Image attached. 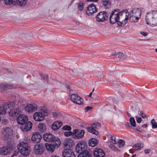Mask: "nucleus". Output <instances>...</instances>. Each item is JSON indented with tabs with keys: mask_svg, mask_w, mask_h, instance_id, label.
Listing matches in <instances>:
<instances>
[{
	"mask_svg": "<svg viewBox=\"0 0 157 157\" xmlns=\"http://www.w3.org/2000/svg\"><path fill=\"white\" fill-rule=\"evenodd\" d=\"M125 11H127L123 10L120 12L118 9L113 10L110 16V22L113 24L117 22L118 25L124 26L126 23L128 18Z\"/></svg>",
	"mask_w": 157,
	"mask_h": 157,
	"instance_id": "f257e3e1",
	"label": "nucleus"
},
{
	"mask_svg": "<svg viewBox=\"0 0 157 157\" xmlns=\"http://www.w3.org/2000/svg\"><path fill=\"white\" fill-rule=\"evenodd\" d=\"M17 147L19 152L23 156H27L30 154V147L26 143L23 142L19 143L17 144Z\"/></svg>",
	"mask_w": 157,
	"mask_h": 157,
	"instance_id": "f03ea898",
	"label": "nucleus"
},
{
	"mask_svg": "<svg viewBox=\"0 0 157 157\" xmlns=\"http://www.w3.org/2000/svg\"><path fill=\"white\" fill-rule=\"evenodd\" d=\"M147 24L152 26L157 25V11L153 10L147 13L146 17Z\"/></svg>",
	"mask_w": 157,
	"mask_h": 157,
	"instance_id": "7ed1b4c3",
	"label": "nucleus"
},
{
	"mask_svg": "<svg viewBox=\"0 0 157 157\" xmlns=\"http://www.w3.org/2000/svg\"><path fill=\"white\" fill-rule=\"evenodd\" d=\"M43 138L44 141L48 142L54 143V144L58 147L61 144L60 140L58 138L54 137L52 134L46 133L43 136Z\"/></svg>",
	"mask_w": 157,
	"mask_h": 157,
	"instance_id": "20e7f679",
	"label": "nucleus"
},
{
	"mask_svg": "<svg viewBox=\"0 0 157 157\" xmlns=\"http://www.w3.org/2000/svg\"><path fill=\"white\" fill-rule=\"evenodd\" d=\"M87 144L84 141L78 143L76 145L75 151L76 152L81 154H84L86 151L90 152L89 150H87Z\"/></svg>",
	"mask_w": 157,
	"mask_h": 157,
	"instance_id": "39448f33",
	"label": "nucleus"
},
{
	"mask_svg": "<svg viewBox=\"0 0 157 157\" xmlns=\"http://www.w3.org/2000/svg\"><path fill=\"white\" fill-rule=\"evenodd\" d=\"M15 104L13 102H11L6 104L3 106L0 107V114L1 115L5 114L6 111H9L11 109L10 107H13L15 106Z\"/></svg>",
	"mask_w": 157,
	"mask_h": 157,
	"instance_id": "423d86ee",
	"label": "nucleus"
},
{
	"mask_svg": "<svg viewBox=\"0 0 157 157\" xmlns=\"http://www.w3.org/2000/svg\"><path fill=\"white\" fill-rule=\"evenodd\" d=\"M101 125V124L99 123H95L92 124L90 127H86V129L89 132L92 133L96 135H98V132L95 129L99 128Z\"/></svg>",
	"mask_w": 157,
	"mask_h": 157,
	"instance_id": "0eeeda50",
	"label": "nucleus"
},
{
	"mask_svg": "<svg viewBox=\"0 0 157 157\" xmlns=\"http://www.w3.org/2000/svg\"><path fill=\"white\" fill-rule=\"evenodd\" d=\"M71 100L76 104L81 105L83 103V99L76 94H71Z\"/></svg>",
	"mask_w": 157,
	"mask_h": 157,
	"instance_id": "6e6552de",
	"label": "nucleus"
},
{
	"mask_svg": "<svg viewBox=\"0 0 157 157\" xmlns=\"http://www.w3.org/2000/svg\"><path fill=\"white\" fill-rule=\"evenodd\" d=\"M108 15L107 13L105 12H101L97 15L96 20L99 22H103L107 19Z\"/></svg>",
	"mask_w": 157,
	"mask_h": 157,
	"instance_id": "1a4fd4ad",
	"label": "nucleus"
},
{
	"mask_svg": "<svg viewBox=\"0 0 157 157\" xmlns=\"http://www.w3.org/2000/svg\"><path fill=\"white\" fill-rule=\"evenodd\" d=\"M17 121L19 124L22 125L28 121V117L24 114H20L17 118Z\"/></svg>",
	"mask_w": 157,
	"mask_h": 157,
	"instance_id": "9d476101",
	"label": "nucleus"
},
{
	"mask_svg": "<svg viewBox=\"0 0 157 157\" xmlns=\"http://www.w3.org/2000/svg\"><path fill=\"white\" fill-rule=\"evenodd\" d=\"M38 108L37 105L35 104H28L25 106V110L28 113H32L36 111Z\"/></svg>",
	"mask_w": 157,
	"mask_h": 157,
	"instance_id": "9b49d317",
	"label": "nucleus"
},
{
	"mask_svg": "<svg viewBox=\"0 0 157 157\" xmlns=\"http://www.w3.org/2000/svg\"><path fill=\"white\" fill-rule=\"evenodd\" d=\"M84 134V130L76 129L73 131V136L76 139L81 138L83 137Z\"/></svg>",
	"mask_w": 157,
	"mask_h": 157,
	"instance_id": "f8f14e48",
	"label": "nucleus"
},
{
	"mask_svg": "<svg viewBox=\"0 0 157 157\" xmlns=\"http://www.w3.org/2000/svg\"><path fill=\"white\" fill-rule=\"evenodd\" d=\"M42 138L41 135L38 132H36L33 133L31 137L32 141L34 143H39Z\"/></svg>",
	"mask_w": 157,
	"mask_h": 157,
	"instance_id": "ddd939ff",
	"label": "nucleus"
},
{
	"mask_svg": "<svg viewBox=\"0 0 157 157\" xmlns=\"http://www.w3.org/2000/svg\"><path fill=\"white\" fill-rule=\"evenodd\" d=\"M63 157H75L74 152L69 149H64L62 151Z\"/></svg>",
	"mask_w": 157,
	"mask_h": 157,
	"instance_id": "4468645a",
	"label": "nucleus"
},
{
	"mask_svg": "<svg viewBox=\"0 0 157 157\" xmlns=\"http://www.w3.org/2000/svg\"><path fill=\"white\" fill-rule=\"evenodd\" d=\"M97 11V9L95 6L93 4L88 6L86 13L89 15L92 14Z\"/></svg>",
	"mask_w": 157,
	"mask_h": 157,
	"instance_id": "2eb2a0df",
	"label": "nucleus"
},
{
	"mask_svg": "<svg viewBox=\"0 0 157 157\" xmlns=\"http://www.w3.org/2000/svg\"><path fill=\"white\" fill-rule=\"evenodd\" d=\"M44 150V147L41 144H36L35 146L34 152L36 154H42Z\"/></svg>",
	"mask_w": 157,
	"mask_h": 157,
	"instance_id": "dca6fc26",
	"label": "nucleus"
},
{
	"mask_svg": "<svg viewBox=\"0 0 157 157\" xmlns=\"http://www.w3.org/2000/svg\"><path fill=\"white\" fill-rule=\"evenodd\" d=\"M93 153L94 157H104L105 155L104 151L101 149L98 148L94 149Z\"/></svg>",
	"mask_w": 157,
	"mask_h": 157,
	"instance_id": "f3484780",
	"label": "nucleus"
},
{
	"mask_svg": "<svg viewBox=\"0 0 157 157\" xmlns=\"http://www.w3.org/2000/svg\"><path fill=\"white\" fill-rule=\"evenodd\" d=\"M13 134V131L12 130L9 128H7L4 129L3 135L5 138L4 139H9L10 138Z\"/></svg>",
	"mask_w": 157,
	"mask_h": 157,
	"instance_id": "a211bd4d",
	"label": "nucleus"
},
{
	"mask_svg": "<svg viewBox=\"0 0 157 157\" xmlns=\"http://www.w3.org/2000/svg\"><path fill=\"white\" fill-rule=\"evenodd\" d=\"M32 125L31 122L28 121L21 125V129L24 132L29 131L31 129Z\"/></svg>",
	"mask_w": 157,
	"mask_h": 157,
	"instance_id": "6ab92c4d",
	"label": "nucleus"
},
{
	"mask_svg": "<svg viewBox=\"0 0 157 157\" xmlns=\"http://www.w3.org/2000/svg\"><path fill=\"white\" fill-rule=\"evenodd\" d=\"M10 109H11L8 112V113L9 115L12 117L17 116L21 113V109L19 108H17L14 110H12L11 107Z\"/></svg>",
	"mask_w": 157,
	"mask_h": 157,
	"instance_id": "aec40b11",
	"label": "nucleus"
},
{
	"mask_svg": "<svg viewBox=\"0 0 157 157\" xmlns=\"http://www.w3.org/2000/svg\"><path fill=\"white\" fill-rule=\"evenodd\" d=\"M43 115L40 112H36L33 115V119L36 121H41L44 119Z\"/></svg>",
	"mask_w": 157,
	"mask_h": 157,
	"instance_id": "412c9836",
	"label": "nucleus"
},
{
	"mask_svg": "<svg viewBox=\"0 0 157 157\" xmlns=\"http://www.w3.org/2000/svg\"><path fill=\"white\" fill-rule=\"evenodd\" d=\"M16 88L17 87L11 84L2 83L0 85V88L3 90Z\"/></svg>",
	"mask_w": 157,
	"mask_h": 157,
	"instance_id": "4be33fe9",
	"label": "nucleus"
},
{
	"mask_svg": "<svg viewBox=\"0 0 157 157\" xmlns=\"http://www.w3.org/2000/svg\"><path fill=\"white\" fill-rule=\"evenodd\" d=\"M63 144L65 147H71L74 144V142L71 139H67L64 140Z\"/></svg>",
	"mask_w": 157,
	"mask_h": 157,
	"instance_id": "5701e85b",
	"label": "nucleus"
},
{
	"mask_svg": "<svg viewBox=\"0 0 157 157\" xmlns=\"http://www.w3.org/2000/svg\"><path fill=\"white\" fill-rule=\"evenodd\" d=\"M62 123L60 121H57L54 122L52 125L53 130H56L59 128L62 125Z\"/></svg>",
	"mask_w": 157,
	"mask_h": 157,
	"instance_id": "b1692460",
	"label": "nucleus"
},
{
	"mask_svg": "<svg viewBox=\"0 0 157 157\" xmlns=\"http://www.w3.org/2000/svg\"><path fill=\"white\" fill-rule=\"evenodd\" d=\"M10 153V150L6 147L0 148V154L1 155H8Z\"/></svg>",
	"mask_w": 157,
	"mask_h": 157,
	"instance_id": "393cba45",
	"label": "nucleus"
},
{
	"mask_svg": "<svg viewBox=\"0 0 157 157\" xmlns=\"http://www.w3.org/2000/svg\"><path fill=\"white\" fill-rule=\"evenodd\" d=\"M56 147H57L56 145L54 144V143L52 144H46V147L47 150L52 152L54 151Z\"/></svg>",
	"mask_w": 157,
	"mask_h": 157,
	"instance_id": "a878e982",
	"label": "nucleus"
},
{
	"mask_svg": "<svg viewBox=\"0 0 157 157\" xmlns=\"http://www.w3.org/2000/svg\"><path fill=\"white\" fill-rule=\"evenodd\" d=\"M130 13L131 15H133L136 16L140 17L141 14V11L138 8L134 9L131 11Z\"/></svg>",
	"mask_w": 157,
	"mask_h": 157,
	"instance_id": "bb28decb",
	"label": "nucleus"
},
{
	"mask_svg": "<svg viewBox=\"0 0 157 157\" xmlns=\"http://www.w3.org/2000/svg\"><path fill=\"white\" fill-rule=\"evenodd\" d=\"M37 128L38 131L41 133L44 132L46 130V127L45 125L41 123H39L38 125Z\"/></svg>",
	"mask_w": 157,
	"mask_h": 157,
	"instance_id": "cd10ccee",
	"label": "nucleus"
},
{
	"mask_svg": "<svg viewBox=\"0 0 157 157\" xmlns=\"http://www.w3.org/2000/svg\"><path fill=\"white\" fill-rule=\"evenodd\" d=\"M97 141L96 139L92 138L89 140L88 144L89 146L94 147L97 144Z\"/></svg>",
	"mask_w": 157,
	"mask_h": 157,
	"instance_id": "c85d7f7f",
	"label": "nucleus"
},
{
	"mask_svg": "<svg viewBox=\"0 0 157 157\" xmlns=\"http://www.w3.org/2000/svg\"><path fill=\"white\" fill-rule=\"evenodd\" d=\"M2 1L6 5H16V0H2Z\"/></svg>",
	"mask_w": 157,
	"mask_h": 157,
	"instance_id": "c756f323",
	"label": "nucleus"
},
{
	"mask_svg": "<svg viewBox=\"0 0 157 157\" xmlns=\"http://www.w3.org/2000/svg\"><path fill=\"white\" fill-rule=\"evenodd\" d=\"M91 152L86 151L84 154H79L77 157H91Z\"/></svg>",
	"mask_w": 157,
	"mask_h": 157,
	"instance_id": "7c9ffc66",
	"label": "nucleus"
},
{
	"mask_svg": "<svg viewBox=\"0 0 157 157\" xmlns=\"http://www.w3.org/2000/svg\"><path fill=\"white\" fill-rule=\"evenodd\" d=\"M103 5L105 8H109L110 6V2L109 0H103Z\"/></svg>",
	"mask_w": 157,
	"mask_h": 157,
	"instance_id": "2f4dec72",
	"label": "nucleus"
},
{
	"mask_svg": "<svg viewBox=\"0 0 157 157\" xmlns=\"http://www.w3.org/2000/svg\"><path fill=\"white\" fill-rule=\"evenodd\" d=\"M144 146V144L140 143H138L135 144L133 147L135 150H138L143 147Z\"/></svg>",
	"mask_w": 157,
	"mask_h": 157,
	"instance_id": "473e14b6",
	"label": "nucleus"
},
{
	"mask_svg": "<svg viewBox=\"0 0 157 157\" xmlns=\"http://www.w3.org/2000/svg\"><path fill=\"white\" fill-rule=\"evenodd\" d=\"M139 17L138 16H136L133 15V14L131 15L130 14L129 20L131 22L136 21L139 19Z\"/></svg>",
	"mask_w": 157,
	"mask_h": 157,
	"instance_id": "72a5a7b5",
	"label": "nucleus"
},
{
	"mask_svg": "<svg viewBox=\"0 0 157 157\" xmlns=\"http://www.w3.org/2000/svg\"><path fill=\"white\" fill-rule=\"evenodd\" d=\"M16 4L20 6H24L26 3L27 0H16Z\"/></svg>",
	"mask_w": 157,
	"mask_h": 157,
	"instance_id": "f704fd0d",
	"label": "nucleus"
},
{
	"mask_svg": "<svg viewBox=\"0 0 157 157\" xmlns=\"http://www.w3.org/2000/svg\"><path fill=\"white\" fill-rule=\"evenodd\" d=\"M118 56L119 58L125 59L127 57V55L124 52H117Z\"/></svg>",
	"mask_w": 157,
	"mask_h": 157,
	"instance_id": "c9c22d12",
	"label": "nucleus"
},
{
	"mask_svg": "<svg viewBox=\"0 0 157 157\" xmlns=\"http://www.w3.org/2000/svg\"><path fill=\"white\" fill-rule=\"evenodd\" d=\"M125 143V142L124 140L120 139L118 141L117 146L119 148L123 147L124 146Z\"/></svg>",
	"mask_w": 157,
	"mask_h": 157,
	"instance_id": "e433bc0d",
	"label": "nucleus"
},
{
	"mask_svg": "<svg viewBox=\"0 0 157 157\" xmlns=\"http://www.w3.org/2000/svg\"><path fill=\"white\" fill-rule=\"evenodd\" d=\"M129 121L132 126L134 127H136V122L133 117H131L129 119Z\"/></svg>",
	"mask_w": 157,
	"mask_h": 157,
	"instance_id": "4c0bfd02",
	"label": "nucleus"
},
{
	"mask_svg": "<svg viewBox=\"0 0 157 157\" xmlns=\"http://www.w3.org/2000/svg\"><path fill=\"white\" fill-rule=\"evenodd\" d=\"M152 124V127L153 128H157V123L155 121L154 119H152L151 122Z\"/></svg>",
	"mask_w": 157,
	"mask_h": 157,
	"instance_id": "58836bf2",
	"label": "nucleus"
},
{
	"mask_svg": "<svg viewBox=\"0 0 157 157\" xmlns=\"http://www.w3.org/2000/svg\"><path fill=\"white\" fill-rule=\"evenodd\" d=\"M109 147L111 150L116 152L119 151L118 149L113 144H111L109 145Z\"/></svg>",
	"mask_w": 157,
	"mask_h": 157,
	"instance_id": "ea45409f",
	"label": "nucleus"
},
{
	"mask_svg": "<svg viewBox=\"0 0 157 157\" xmlns=\"http://www.w3.org/2000/svg\"><path fill=\"white\" fill-rule=\"evenodd\" d=\"M78 8L79 10H82L83 9V3L82 2H80L78 5Z\"/></svg>",
	"mask_w": 157,
	"mask_h": 157,
	"instance_id": "a19ab883",
	"label": "nucleus"
},
{
	"mask_svg": "<svg viewBox=\"0 0 157 157\" xmlns=\"http://www.w3.org/2000/svg\"><path fill=\"white\" fill-rule=\"evenodd\" d=\"M40 113L43 115L44 117L45 116L47 115V110L46 109H44V108L41 109V112Z\"/></svg>",
	"mask_w": 157,
	"mask_h": 157,
	"instance_id": "79ce46f5",
	"label": "nucleus"
},
{
	"mask_svg": "<svg viewBox=\"0 0 157 157\" xmlns=\"http://www.w3.org/2000/svg\"><path fill=\"white\" fill-rule=\"evenodd\" d=\"M110 138L112 143L113 144H116V141L115 140V137L114 136H111Z\"/></svg>",
	"mask_w": 157,
	"mask_h": 157,
	"instance_id": "37998d69",
	"label": "nucleus"
},
{
	"mask_svg": "<svg viewBox=\"0 0 157 157\" xmlns=\"http://www.w3.org/2000/svg\"><path fill=\"white\" fill-rule=\"evenodd\" d=\"M62 129L64 130H67L70 131L71 129V127L70 126L65 125L63 127Z\"/></svg>",
	"mask_w": 157,
	"mask_h": 157,
	"instance_id": "c03bdc74",
	"label": "nucleus"
},
{
	"mask_svg": "<svg viewBox=\"0 0 157 157\" xmlns=\"http://www.w3.org/2000/svg\"><path fill=\"white\" fill-rule=\"evenodd\" d=\"M66 89L65 90L66 91H70L71 89V86L68 84H66L65 86V88Z\"/></svg>",
	"mask_w": 157,
	"mask_h": 157,
	"instance_id": "a18cd8bd",
	"label": "nucleus"
},
{
	"mask_svg": "<svg viewBox=\"0 0 157 157\" xmlns=\"http://www.w3.org/2000/svg\"><path fill=\"white\" fill-rule=\"evenodd\" d=\"M73 133V132H72L71 131L66 132H64V135L66 136H69L71 135H72Z\"/></svg>",
	"mask_w": 157,
	"mask_h": 157,
	"instance_id": "49530a36",
	"label": "nucleus"
},
{
	"mask_svg": "<svg viewBox=\"0 0 157 157\" xmlns=\"http://www.w3.org/2000/svg\"><path fill=\"white\" fill-rule=\"evenodd\" d=\"M44 80V81L47 82L48 80V77L47 75H43L41 77Z\"/></svg>",
	"mask_w": 157,
	"mask_h": 157,
	"instance_id": "de8ad7c7",
	"label": "nucleus"
},
{
	"mask_svg": "<svg viewBox=\"0 0 157 157\" xmlns=\"http://www.w3.org/2000/svg\"><path fill=\"white\" fill-rule=\"evenodd\" d=\"M136 119L137 122L138 123H140L142 121V119L140 117H138L137 116L136 117Z\"/></svg>",
	"mask_w": 157,
	"mask_h": 157,
	"instance_id": "09e8293b",
	"label": "nucleus"
},
{
	"mask_svg": "<svg viewBox=\"0 0 157 157\" xmlns=\"http://www.w3.org/2000/svg\"><path fill=\"white\" fill-rule=\"evenodd\" d=\"M139 114L140 116H141L142 117L144 118L146 117V114L143 113L142 112L140 111V113H139Z\"/></svg>",
	"mask_w": 157,
	"mask_h": 157,
	"instance_id": "8fccbe9b",
	"label": "nucleus"
},
{
	"mask_svg": "<svg viewBox=\"0 0 157 157\" xmlns=\"http://www.w3.org/2000/svg\"><path fill=\"white\" fill-rule=\"evenodd\" d=\"M92 109V107H90L89 106H87L86 107L85 109V110L86 112H87L88 110H89L90 109Z\"/></svg>",
	"mask_w": 157,
	"mask_h": 157,
	"instance_id": "3c124183",
	"label": "nucleus"
},
{
	"mask_svg": "<svg viewBox=\"0 0 157 157\" xmlns=\"http://www.w3.org/2000/svg\"><path fill=\"white\" fill-rule=\"evenodd\" d=\"M135 130L137 131L140 132L141 131V128L140 127H137L135 129Z\"/></svg>",
	"mask_w": 157,
	"mask_h": 157,
	"instance_id": "603ef678",
	"label": "nucleus"
},
{
	"mask_svg": "<svg viewBox=\"0 0 157 157\" xmlns=\"http://www.w3.org/2000/svg\"><path fill=\"white\" fill-rule=\"evenodd\" d=\"M140 33L141 34H142V35L144 36H146L148 34V33H145L144 32H140Z\"/></svg>",
	"mask_w": 157,
	"mask_h": 157,
	"instance_id": "864d4df0",
	"label": "nucleus"
},
{
	"mask_svg": "<svg viewBox=\"0 0 157 157\" xmlns=\"http://www.w3.org/2000/svg\"><path fill=\"white\" fill-rule=\"evenodd\" d=\"M144 152L146 154H148L151 152V150L150 149H146L144 150Z\"/></svg>",
	"mask_w": 157,
	"mask_h": 157,
	"instance_id": "5fc2aeb1",
	"label": "nucleus"
},
{
	"mask_svg": "<svg viewBox=\"0 0 157 157\" xmlns=\"http://www.w3.org/2000/svg\"><path fill=\"white\" fill-rule=\"evenodd\" d=\"M53 115L54 117H56L57 116V113L56 112H53Z\"/></svg>",
	"mask_w": 157,
	"mask_h": 157,
	"instance_id": "6e6d98bb",
	"label": "nucleus"
},
{
	"mask_svg": "<svg viewBox=\"0 0 157 157\" xmlns=\"http://www.w3.org/2000/svg\"><path fill=\"white\" fill-rule=\"evenodd\" d=\"M147 124H145L142 125L141 127L143 128H146L147 127Z\"/></svg>",
	"mask_w": 157,
	"mask_h": 157,
	"instance_id": "4d7b16f0",
	"label": "nucleus"
},
{
	"mask_svg": "<svg viewBox=\"0 0 157 157\" xmlns=\"http://www.w3.org/2000/svg\"><path fill=\"white\" fill-rule=\"evenodd\" d=\"M112 56H118L117 52V53L115 52L114 53H112Z\"/></svg>",
	"mask_w": 157,
	"mask_h": 157,
	"instance_id": "13d9d810",
	"label": "nucleus"
},
{
	"mask_svg": "<svg viewBox=\"0 0 157 157\" xmlns=\"http://www.w3.org/2000/svg\"><path fill=\"white\" fill-rule=\"evenodd\" d=\"M126 126H127V127H130V125L128 123L127 124H126Z\"/></svg>",
	"mask_w": 157,
	"mask_h": 157,
	"instance_id": "bf43d9fd",
	"label": "nucleus"
},
{
	"mask_svg": "<svg viewBox=\"0 0 157 157\" xmlns=\"http://www.w3.org/2000/svg\"><path fill=\"white\" fill-rule=\"evenodd\" d=\"M50 157H59L58 156H56V155H53L50 156Z\"/></svg>",
	"mask_w": 157,
	"mask_h": 157,
	"instance_id": "052dcab7",
	"label": "nucleus"
},
{
	"mask_svg": "<svg viewBox=\"0 0 157 157\" xmlns=\"http://www.w3.org/2000/svg\"><path fill=\"white\" fill-rule=\"evenodd\" d=\"M90 1H93L94 2H97L98 0H89Z\"/></svg>",
	"mask_w": 157,
	"mask_h": 157,
	"instance_id": "680f3d73",
	"label": "nucleus"
},
{
	"mask_svg": "<svg viewBox=\"0 0 157 157\" xmlns=\"http://www.w3.org/2000/svg\"><path fill=\"white\" fill-rule=\"evenodd\" d=\"M92 94V92H90V94H89V95H88V96L89 97H91V95Z\"/></svg>",
	"mask_w": 157,
	"mask_h": 157,
	"instance_id": "e2e57ef3",
	"label": "nucleus"
},
{
	"mask_svg": "<svg viewBox=\"0 0 157 157\" xmlns=\"http://www.w3.org/2000/svg\"><path fill=\"white\" fill-rule=\"evenodd\" d=\"M127 114L129 117H130V116H131V115L130 113H128Z\"/></svg>",
	"mask_w": 157,
	"mask_h": 157,
	"instance_id": "0e129e2a",
	"label": "nucleus"
},
{
	"mask_svg": "<svg viewBox=\"0 0 157 157\" xmlns=\"http://www.w3.org/2000/svg\"><path fill=\"white\" fill-rule=\"evenodd\" d=\"M136 154H134V155H133L131 157H136Z\"/></svg>",
	"mask_w": 157,
	"mask_h": 157,
	"instance_id": "69168bd1",
	"label": "nucleus"
},
{
	"mask_svg": "<svg viewBox=\"0 0 157 157\" xmlns=\"http://www.w3.org/2000/svg\"><path fill=\"white\" fill-rule=\"evenodd\" d=\"M3 121H5V123L7 122V121L6 120H4Z\"/></svg>",
	"mask_w": 157,
	"mask_h": 157,
	"instance_id": "338daca9",
	"label": "nucleus"
},
{
	"mask_svg": "<svg viewBox=\"0 0 157 157\" xmlns=\"http://www.w3.org/2000/svg\"><path fill=\"white\" fill-rule=\"evenodd\" d=\"M94 88H93V90H92V92L94 91Z\"/></svg>",
	"mask_w": 157,
	"mask_h": 157,
	"instance_id": "774afa93",
	"label": "nucleus"
}]
</instances>
